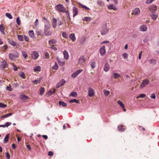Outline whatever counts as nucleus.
<instances>
[{"instance_id": "e2e57ef3", "label": "nucleus", "mask_w": 159, "mask_h": 159, "mask_svg": "<svg viewBox=\"0 0 159 159\" xmlns=\"http://www.w3.org/2000/svg\"><path fill=\"white\" fill-rule=\"evenodd\" d=\"M106 50H100V53L102 56L104 55L106 53Z\"/></svg>"}, {"instance_id": "cd10ccee", "label": "nucleus", "mask_w": 159, "mask_h": 159, "mask_svg": "<svg viewBox=\"0 0 159 159\" xmlns=\"http://www.w3.org/2000/svg\"><path fill=\"white\" fill-rule=\"evenodd\" d=\"M59 105L61 106L62 107H65L67 105L66 103L62 101H60L59 102Z\"/></svg>"}, {"instance_id": "9d476101", "label": "nucleus", "mask_w": 159, "mask_h": 159, "mask_svg": "<svg viewBox=\"0 0 159 159\" xmlns=\"http://www.w3.org/2000/svg\"><path fill=\"white\" fill-rule=\"evenodd\" d=\"M149 83V81L148 79H145L143 80V81L142 82L140 85V87L141 88H144L146 85H148Z\"/></svg>"}, {"instance_id": "338daca9", "label": "nucleus", "mask_w": 159, "mask_h": 159, "mask_svg": "<svg viewBox=\"0 0 159 159\" xmlns=\"http://www.w3.org/2000/svg\"><path fill=\"white\" fill-rule=\"evenodd\" d=\"M6 157L7 159H10V154L8 152H7L6 153Z\"/></svg>"}, {"instance_id": "ddd939ff", "label": "nucleus", "mask_w": 159, "mask_h": 159, "mask_svg": "<svg viewBox=\"0 0 159 159\" xmlns=\"http://www.w3.org/2000/svg\"><path fill=\"white\" fill-rule=\"evenodd\" d=\"M140 10L139 8H136L134 9L132 13V14L135 16L138 15L140 13Z\"/></svg>"}, {"instance_id": "f8f14e48", "label": "nucleus", "mask_w": 159, "mask_h": 159, "mask_svg": "<svg viewBox=\"0 0 159 159\" xmlns=\"http://www.w3.org/2000/svg\"><path fill=\"white\" fill-rule=\"evenodd\" d=\"M20 98L22 102H25L28 99L29 97L25 95L21 94L20 96Z\"/></svg>"}, {"instance_id": "a19ab883", "label": "nucleus", "mask_w": 159, "mask_h": 159, "mask_svg": "<svg viewBox=\"0 0 159 159\" xmlns=\"http://www.w3.org/2000/svg\"><path fill=\"white\" fill-rule=\"evenodd\" d=\"M36 33L38 35L43 36V34L42 30H37L36 31Z\"/></svg>"}, {"instance_id": "4be33fe9", "label": "nucleus", "mask_w": 159, "mask_h": 159, "mask_svg": "<svg viewBox=\"0 0 159 159\" xmlns=\"http://www.w3.org/2000/svg\"><path fill=\"white\" fill-rule=\"evenodd\" d=\"M108 8L109 9H113V10H116L117 9L116 6L113 4H111L109 5L108 6Z\"/></svg>"}, {"instance_id": "b1692460", "label": "nucleus", "mask_w": 159, "mask_h": 159, "mask_svg": "<svg viewBox=\"0 0 159 159\" xmlns=\"http://www.w3.org/2000/svg\"><path fill=\"white\" fill-rule=\"evenodd\" d=\"M64 57L66 59H68L69 55L68 52L66 50H64L63 52Z\"/></svg>"}, {"instance_id": "a878e982", "label": "nucleus", "mask_w": 159, "mask_h": 159, "mask_svg": "<svg viewBox=\"0 0 159 159\" xmlns=\"http://www.w3.org/2000/svg\"><path fill=\"white\" fill-rule=\"evenodd\" d=\"M13 113H10L8 114H7L4 115H3L2 116H1V118H5L7 117H8L12 115Z\"/></svg>"}, {"instance_id": "393cba45", "label": "nucleus", "mask_w": 159, "mask_h": 159, "mask_svg": "<svg viewBox=\"0 0 159 159\" xmlns=\"http://www.w3.org/2000/svg\"><path fill=\"white\" fill-rule=\"evenodd\" d=\"M41 70V67L39 66H35L34 68V70L35 72L40 71Z\"/></svg>"}, {"instance_id": "5fc2aeb1", "label": "nucleus", "mask_w": 159, "mask_h": 159, "mask_svg": "<svg viewBox=\"0 0 159 159\" xmlns=\"http://www.w3.org/2000/svg\"><path fill=\"white\" fill-rule=\"evenodd\" d=\"M16 22L18 25H20V21L19 17H17L16 19Z\"/></svg>"}, {"instance_id": "c03bdc74", "label": "nucleus", "mask_w": 159, "mask_h": 159, "mask_svg": "<svg viewBox=\"0 0 159 159\" xmlns=\"http://www.w3.org/2000/svg\"><path fill=\"white\" fill-rule=\"evenodd\" d=\"M19 75L20 77L24 79L25 78V73L23 72H21L19 73Z\"/></svg>"}, {"instance_id": "49530a36", "label": "nucleus", "mask_w": 159, "mask_h": 159, "mask_svg": "<svg viewBox=\"0 0 159 159\" xmlns=\"http://www.w3.org/2000/svg\"><path fill=\"white\" fill-rule=\"evenodd\" d=\"M6 16L7 17H8L10 19H12L13 18V17L11 15L8 13H6Z\"/></svg>"}, {"instance_id": "0e129e2a", "label": "nucleus", "mask_w": 159, "mask_h": 159, "mask_svg": "<svg viewBox=\"0 0 159 159\" xmlns=\"http://www.w3.org/2000/svg\"><path fill=\"white\" fill-rule=\"evenodd\" d=\"M123 57L124 58H126L128 57V54L126 53H124L122 54Z\"/></svg>"}, {"instance_id": "4468645a", "label": "nucleus", "mask_w": 159, "mask_h": 159, "mask_svg": "<svg viewBox=\"0 0 159 159\" xmlns=\"http://www.w3.org/2000/svg\"><path fill=\"white\" fill-rule=\"evenodd\" d=\"M94 94V92L93 90L91 87L88 89V95L89 97H92Z\"/></svg>"}, {"instance_id": "f3484780", "label": "nucleus", "mask_w": 159, "mask_h": 159, "mask_svg": "<svg viewBox=\"0 0 159 159\" xmlns=\"http://www.w3.org/2000/svg\"><path fill=\"white\" fill-rule=\"evenodd\" d=\"M31 56L33 59H35L38 57L39 56V54L36 51H34L31 54Z\"/></svg>"}, {"instance_id": "4d7b16f0", "label": "nucleus", "mask_w": 159, "mask_h": 159, "mask_svg": "<svg viewBox=\"0 0 159 159\" xmlns=\"http://www.w3.org/2000/svg\"><path fill=\"white\" fill-rule=\"evenodd\" d=\"M22 54L23 57L25 58H26L27 57V54L26 52L25 51L22 52Z\"/></svg>"}, {"instance_id": "473e14b6", "label": "nucleus", "mask_w": 159, "mask_h": 159, "mask_svg": "<svg viewBox=\"0 0 159 159\" xmlns=\"http://www.w3.org/2000/svg\"><path fill=\"white\" fill-rule=\"evenodd\" d=\"M97 3L98 5L101 6H104V3L102 0H98L97 1Z\"/></svg>"}, {"instance_id": "bf43d9fd", "label": "nucleus", "mask_w": 159, "mask_h": 159, "mask_svg": "<svg viewBox=\"0 0 159 159\" xmlns=\"http://www.w3.org/2000/svg\"><path fill=\"white\" fill-rule=\"evenodd\" d=\"M155 0H146V3L147 4H150L152 3L153 1Z\"/></svg>"}, {"instance_id": "f704fd0d", "label": "nucleus", "mask_w": 159, "mask_h": 159, "mask_svg": "<svg viewBox=\"0 0 159 159\" xmlns=\"http://www.w3.org/2000/svg\"><path fill=\"white\" fill-rule=\"evenodd\" d=\"M9 43L11 45L15 46L16 45V43L13 40L11 39H8Z\"/></svg>"}, {"instance_id": "72a5a7b5", "label": "nucleus", "mask_w": 159, "mask_h": 159, "mask_svg": "<svg viewBox=\"0 0 159 159\" xmlns=\"http://www.w3.org/2000/svg\"><path fill=\"white\" fill-rule=\"evenodd\" d=\"M149 62L151 64L155 65L156 63V60L154 59H151L149 60Z\"/></svg>"}, {"instance_id": "a18cd8bd", "label": "nucleus", "mask_w": 159, "mask_h": 159, "mask_svg": "<svg viewBox=\"0 0 159 159\" xmlns=\"http://www.w3.org/2000/svg\"><path fill=\"white\" fill-rule=\"evenodd\" d=\"M62 36L64 38H67L68 37V34L65 32L62 33Z\"/></svg>"}, {"instance_id": "bb28decb", "label": "nucleus", "mask_w": 159, "mask_h": 159, "mask_svg": "<svg viewBox=\"0 0 159 159\" xmlns=\"http://www.w3.org/2000/svg\"><path fill=\"white\" fill-rule=\"evenodd\" d=\"M5 28L4 26L2 24L0 25V31L3 34H5V33L4 32Z\"/></svg>"}, {"instance_id": "1a4fd4ad", "label": "nucleus", "mask_w": 159, "mask_h": 159, "mask_svg": "<svg viewBox=\"0 0 159 159\" xmlns=\"http://www.w3.org/2000/svg\"><path fill=\"white\" fill-rule=\"evenodd\" d=\"M86 60V58L84 56L80 57L78 60V63L79 64L82 65L85 62Z\"/></svg>"}, {"instance_id": "c9c22d12", "label": "nucleus", "mask_w": 159, "mask_h": 159, "mask_svg": "<svg viewBox=\"0 0 159 159\" xmlns=\"http://www.w3.org/2000/svg\"><path fill=\"white\" fill-rule=\"evenodd\" d=\"M150 16L154 20L157 17V15L156 14H151Z\"/></svg>"}, {"instance_id": "09e8293b", "label": "nucleus", "mask_w": 159, "mask_h": 159, "mask_svg": "<svg viewBox=\"0 0 159 159\" xmlns=\"http://www.w3.org/2000/svg\"><path fill=\"white\" fill-rule=\"evenodd\" d=\"M80 5L81 7H83V8H84L85 9H86L88 10H89V8L88 7H87L86 6H84L81 4H80Z\"/></svg>"}, {"instance_id": "0eeeda50", "label": "nucleus", "mask_w": 159, "mask_h": 159, "mask_svg": "<svg viewBox=\"0 0 159 159\" xmlns=\"http://www.w3.org/2000/svg\"><path fill=\"white\" fill-rule=\"evenodd\" d=\"M8 65L7 62L4 60L0 62V69H3L7 67Z\"/></svg>"}, {"instance_id": "e433bc0d", "label": "nucleus", "mask_w": 159, "mask_h": 159, "mask_svg": "<svg viewBox=\"0 0 159 159\" xmlns=\"http://www.w3.org/2000/svg\"><path fill=\"white\" fill-rule=\"evenodd\" d=\"M77 95V93L75 92H73L71 93L69 96L71 97H76Z\"/></svg>"}, {"instance_id": "9b49d317", "label": "nucleus", "mask_w": 159, "mask_h": 159, "mask_svg": "<svg viewBox=\"0 0 159 159\" xmlns=\"http://www.w3.org/2000/svg\"><path fill=\"white\" fill-rule=\"evenodd\" d=\"M44 19L46 20L44 25L45 28L44 30H48L49 29L50 27V25L48 21L45 18H44Z\"/></svg>"}, {"instance_id": "de8ad7c7", "label": "nucleus", "mask_w": 159, "mask_h": 159, "mask_svg": "<svg viewBox=\"0 0 159 159\" xmlns=\"http://www.w3.org/2000/svg\"><path fill=\"white\" fill-rule=\"evenodd\" d=\"M58 62L59 65L61 66H64L65 64V61H61V60L60 61H59Z\"/></svg>"}, {"instance_id": "a211bd4d", "label": "nucleus", "mask_w": 159, "mask_h": 159, "mask_svg": "<svg viewBox=\"0 0 159 159\" xmlns=\"http://www.w3.org/2000/svg\"><path fill=\"white\" fill-rule=\"evenodd\" d=\"M73 16L75 17L76 16L78 13V10L75 7H74L73 9Z\"/></svg>"}, {"instance_id": "680f3d73", "label": "nucleus", "mask_w": 159, "mask_h": 159, "mask_svg": "<svg viewBox=\"0 0 159 159\" xmlns=\"http://www.w3.org/2000/svg\"><path fill=\"white\" fill-rule=\"evenodd\" d=\"M11 124V123L10 122H6L5 124V127H7L9 126Z\"/></svg>"}, {"instance_id": "58836bf2", "label": "nucleus", "mask_w": 159, "mask_h": 159, "mask_svg": "<svg viewBox=\"0 0 159 159\" xmlns=\"http://www.w3.org/2000/svg\"><path fill=\"white\" fill-rule=\"evenodd\" d=\"M69 102L70 103H72V102H75L77 103H79L80 102V101L76 99H73L70 100L69 101Z\"/></svg>"}, {"instance_id": "13d9d810", "label": "nucleus", "mask_w": 159, "mask_h": 159, "mask_svg": "<svg viewBox=\"0 0 159 159\" xmlns=\"http://www.w3.org/2000/svg\"><path fill=\"white\" fill-rule=\"evenodd\" d=\"M9 85L10 86H7V87L6 88V89L7 90H8L10 91H11L12 90V89L11 88V86L10 85Z\"/></svg>"}, {"instance_id": "052dcab7", "label": "nucleus", "mask_w": 159, "mask_h": 159, "mask_svg": "<svg viewBox=\"0 0 159 159\" xmlns=\"http://www.w3.org/2000/svg\"><path fill=\"white\" fill-rule=\"evenodd\" d=\"M44 58L45 59H48L49 58V54L47 52H45L44 54Z\"/></svg>"}, {"instance_id": "39448f33", "label": "nucleus", "mask_w": 159, "mask_h": 159, "mask_svg": "<svg viewBox=\"0 0 159 159\" xmlns=\"http://www.w3.org/2000/svg\"><path fill=\"white\" fill-rule=\"evenodd\" d=\"M83 70L81 69L78 70L71 74V77L72 78H75Z\"/></svg>"}, {"instance_id": "20e7f679", "label": "nucleus", "mask_w": 159, "mask_h": 159, "mask_svg": "<svg viewBox=\"0 0 159 159\" xmlns=\"http://www.w3.org/2000/svg\"><path fill=\"white\" fill-rule=\"evenodd\" d=\"M57 42V40L55 39H52L49 40L48 43L51 49L53 50H57V48L55 46L54 44Z\"/></svg>"}, {"instance_id": "4c0bfd02", "label": "nucleus", "mask_w": 159, "mask_h": 159, "mask_svg": "<svg viewBox=\"0 0 159 159\" xmlns=\"http://www.w3.org/2000/svg\"><path fill=\"white\" fill-rule=\"evenodd\" d=\"M44 90L45 89L43 87L40 88L39 92V94L40 95H42L43 94L44 92Z\"/></svg>"}, {"instance_id": "dca6fc26", "label": "nucleus", "mask_w": 159, "mask_h": 159, "mask_svg": "<svg viewBox=\"0 0 159 159\" xmlns=\"http://www.w3.org/2000/svg\"><path fill=\"white\" fill-rule=\"evenodd\" d=\"M66 83V81L64 79L61 80L57 85V88H58L62 86Z\"/></svg>"}, {"instance_id": "c85d7f7f", "label": "nucleus", "mask_w": 159, "mask_h": 159, "mask_svg": "<svg viewBox=\"0 0 159 159\" xmlns=\"http://www.w3.org/2000/svg\"><path fill=\"white\" fill-rule=\"evenodd\" d=\"M44 33L45 34L46 36H49L52 34V32L51 31L48 30H44Z\"/></svg>"}, {"instance_id": "8fccbe9b", "label": "nucleus", "mask_w": 159, "mask_h": 159, "mask_svg": "<svg viewBox=\"0 0 159 159\" xmlns=\"http://www.w3.org/2000/svg\"><path fill=\"white\" fill-rule=\"evenodd\" d=\"M18 38L19 40L20 41L24 40V38L22 35H18Z\"/></svg>"}, {"instance_id": "37998d69", "label": "nucleus", "mask_w": 159, "mask_h": 159, "mask_svg": "<svg viewBox=\"0 0 159 159\" xmlns=\"http://www.w3.org/2000/svg\"><path fill=\"white\" fill-rule=\"evenodd\" d=\"M90 66L92 69H94L96 66V62H92L90 63Z\"/></svg>"}, {"instance_id": "6e6d98bb", "label": "nucleus", "mask_w": 159, "mask_h": 159, "mask_svg": "<svg viewBox=\"0 0 159 159\" xmlns=\"http://www.w3.org/2000/svg\"><path fill=\"white\" fill-rule=\"evenodd\" d=\"M7 105L0 102V108H5Z\"/></svg>"}, {"instance_id": "603ef678", "label": "nucleus", "mask_w": 159, "mask_h": 159, "mask_svg": "<svg viewBox=\"0 0 159 159\" xmlns=\"http://www.w3.org/2000/svg\"><path fill=\"white\" fill-rule=\"evenodd\" d=\"M52 68H53V69L55 70H57L58 69V65L57 63L56 62H55V66H52Z\"/></svg>"}, {"instance_id": "423d86ee", "label": "nucleus", "mask_w": 159, "mask_h": 159, "mask_svg": "<svg viewBox=\"0 0 159 159\" xmlns=\"http://www.w3.org/2000/svg\"><path fill=\"white\" fill-rule=\"evenodd\" d=\"M19 54L18 52H16L14 54L10 53L9 54V58L11 60H14L15 59L18 57Z\"/></svg>"}, {"instance_id": "5701e85b", "label": "nucleus", "mask_w": 159, "mask_h": 159, "mask_svg": "<svg viewBox=\"0 0 159 159\" xmlns=\"http://www.w3.org/2000/svg\"><path fill=\"white\" fill-rule=\"evenodd\" d=\"M123 125H119L118 126V129L120 132H123L125 130V129L123 127Z\"/></svg>"}, {"instance_id": "c756f323", "label": "nucleus", "mask_w": 159, "mask_h": 159, "mask_svg": "<svg viewBox=\"0 0 159 159\" xmlns=\"http://www.w3.org/2000/svg\"><path fill=\"white\" fill-rule=\"evenodd\" d=\"M92 20V18L90 17H85L83 19V20H85L86 21L89 22Z\"/></svg>"}, {"instance_id": "7c9ffc66", "label": "nucleus", "mask_w": 159, "mask_h": 159, "mask_svg": "<svg viewBox=\"0 0 159 159\" xmlns=\"http://www.w3.org/2000/svg\"><path fill=\"white\" fill-rule=\"evenodd\" d=\"M29 36L31 38H33L34 37V33L33 30H30L29 32Z\"/></svg>"}, {"instance_id": "7ed1b4c3", "label": "nucleus", "mask_w": 159, "mask_h": 159, "mask_svg": "<svg viewBox=\"0 0 159 159\" xmlns=\"http://www.w3.org/2000/svg\"><path fill=\"white\" fill-rule=\"evenodd\" d=\"M109 29L107 28V24L103 25L101 27V33L102 35H104L107 34L109 32Z\"/></svg>"}, {"instance_id": "412c9836", "label": "nucleus", "mask_w": 159, "mask_h": 159, "mask_svg": "<svg viewBox=\"0 0 159 159\" xmlns=\"http://www.w3.org/2000/svg\"><path fill=\"white\" fill-rule=\"evenodd\" d=\"M69 38L73 42L76 40V38L74 34H70Z\"/></svg>"}, {"instance_id": "f03ea898", "label": "nucleus", "mask_w": 159, "mask_h": 159, "mask_svg": "<svg viewBox=\"0 0 159 159\" xmlns=\"http://www.w3.org/2000/svg\"><path fill=\"white\" fill-rule=\"evenodd\" d=\"M55 10L59 12L66 13H67V11L64 6L61 4H58L55 7Z\"/></svg>"}, {"instance_id": "f257e3e1", "label": "nucleus", "mask_w": 159, "mask_h": 159, "mask_svg": "<svg viewBox=\"0 0 159 159\" xmlns=\"http://www.w3.org/2000/svg\"><path fill=\"white\" fill-rule=\"evenodd\" d=\"M110 42L109 41H104L101 43V44H104L100 48V50H106V49H111V45L109 44Z\"/></svg>"}, {"instance_id": "6ab92c4d", "label": "nucleus", "mask_w": 159, "mask_h": 159, "mask_svg": "<svg viewBox=\"0 0 159 159\" xmlns=\"http://www.w3.org/2000/svg\"><path fill=\"white\" fill-rule=\"evenodd\" d=\"M57 19L55 18H53L52 21V26L54 29L56 28L57 27Z\"/></svg>"}, {"instance_id": "2eb2a0df", "label": "nucleus", "mask_w": 159, "mask_h": 159, "mask_svg": "<svg viewBox=\"0 0 159 159\" xmlns=\"http://www.w3.org/2000/svg\"><path fill=\"white\" fill-rule=\"evenodd\" d=\"M148 29L147 27L145 25H141L139 28V30L141 31L145 32Z\"/></svg>"}, {"instance_id": "ea45409f", "label": "nucleus", "mask_w": 159, "mask_h": 159, "mask_svg": "<svg viewBox=\"0 0 159 159\" xmlns=\"http://www.w3.org/2000/svg\"><path fill=\"white\" fill-rule=\"evenodd\" d=\"M118 103L120 105V106L122 108H125V106L124 104L120 101H117Z\"/></svg>"}, {"instance_id": "79ce46f5", "label": "nucleus", "mask_w": 159, "mask_h": 159, "mask_svg": "<svg viewBox=\"0 0 159 159\" xmlns=\"http://www.w3.org/2000/svg\"><path fill=\"white\" fill-rule=\"evenodd\" d=\"M113 77L115 79H117L118 78L120 77V75L116 73H115L113 74Z\"/></svg>"}, {"instance_id": "6e6552de", "label": "nucleus", "mask_w": 159, "mask_h": 159, "mask_svg": "<svg viewBox=\"0 0 159 159\" xmlns=\"http://www.w3.org/2000/svg\"><path fill=\"white\" fill-rule=\"evenodd\" d=\"M150 11L152 13H155L157 9V7L154 5H152L148 8Z\"/></svg>"}, {"instance_id": "69168bd1", "label": "nucleus", "mask_w": 159, "mask_h": 159, "mask_svg": "<svg viewBox=\"0 0 159 159\" xmlns=\"http://www.w3.org/2000/svg\"><path fill=\"white\" fill-rule=\"evenodd\" d=\"M12 65L13 66V69L15 71H16L18 69V68L16 66V65H14L13 63L12 64Z\"/></svg>"}, {"instance_id": "aec40b11", "label": "nucleus", "mask_w": 159, "mask_h": 159, "mask_svg": "<svg viewBox=\"0 0 159 159\" xmlns=\"http://www.w3.org/2000/svg\"><path fill=\"white\" fill-rule=\"evenodd\" d=\"M109 68V65L108 63L106 62L105 64V66L104 67V70L106 72H107L108 71Z\"/></svg>"}, {"instance_id": "774afa93", "label": "nucleus", "mask_w": 159, "mask_h": 159, "mask_svg": "<svg viewBox=\"0 0 159 159\" xmlns=\"http://www.w3.org/2000/svg\"><path fill=\"white\" fill-rule=\"evenodd\" d=\"M149 39L148 38H145L143 40V42L145 43H147Z\"/></svg>"}, {"instance_id": "2f4dec72", "label": "nucleus", "mask_w": 159, "mask_h": 159, "mask_svg": "<svg viewBox=\"0 0 159 159\" xmlns=\"http://www.w3.org/2000/svg\"><path fill=\"white\" fill-rule=\"evenodd\" d=\"M86 40V38L85 37H83L80 40V43L81 44H83L84 43Z\"/></svg>"}, {"instance_id": "3c124183", "label": "nucleus", "mask_w": 159, "mask_h": 159, "mask_svg": "<svg viewBox=\"0 0 159 159\" xmlns=\"http://www.w3.org/2000/svg\"><path fill=\"white\" fill-rule=\"evenodd\" d=\"M104 94L106 96H107L109 94L110 92L105 90H104Z\"/></svg>"}, {"instance_id": "864d4df0", "label": "nucleus", "mask_w": 159, "mask_h": 159, "mask_svg": "<svg viewBox=\"0 0 159 159\" xmlns=\"http://www.w3.org/2000/svg\"><path fill=\"white\" fill-rule=\"evenodd\" d=\"M8 134H7L4 139V143H7L8 141Z\"/></svg>"}]
</instances>
